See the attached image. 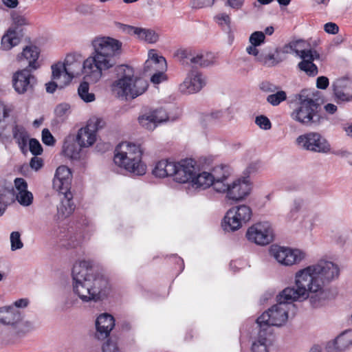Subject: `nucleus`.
<instances>
[{
    "mask_svg": "<svg viewBox=\"0 0 352 352\" xmlns=\"http://www.w3.org/2000/svg\"><path fill=\"white\" fill-rule=\"evenodd\" d=\"M148 58L145 61L142 72L135 74L134 69L127 65H121L116 67L118 79L113 82L116 88H148V76L157 70L166 69V59L155 53L154 50L148 52Z\"/></svg>",
    "mask_w": 352,
    "mask_h": 352,
    "instance_id": "nucleus-1",
    "label": "nucleus"
},
{
    "mask_svg": "<svg viewBox=\"0 0 352 352\" xmlns=\"http://www.w3.org/2000/svg\"><path fill=\"white\" fill-rule=\"evenodd\" d=\"M92 52L85 59L87 69L94 67V74L101 79L102 72L113 67L121 52L122 43L109 36H96L91 43Z\"/></svg>",
    "mask_w": 352,
    "mask_h": 352,
    "instance_id": "nucleus-2",
    "label": "nucleus"
},
{
    "mask_svg": "<svg viewBox=\"0 0 352 352\" xmlns=\"http://www.w3.org/2000/svg\"><path fill=\"white\" fill-rule=\"evenodd\" d=\"M323 94L316 90L309 94H295L290 100L292 119L304 126H318L324 118L321 114Z\"/></svg>",
    "mask_w": 352,
    "mask_h": 352,
    "instance_id": "nucleus-3",
    "label": "nucleus"
},
{
    "mask_svg": "<svg viewBox=\"0 0 352 352\" xmlns=\"http://www.w3.org/2000/svg\"><path fill=\"white\" fill-rule=\"evenodd\" d=\"M302 271L307 275V279L311 285L309 287L313 294L310 296V303L312 307H317L321 305L323 298V287L325 283L339 276L340 269L331 261L320 260L316 264L308 266Z\"/></svg>",
    "mask_w": 352,
    "mask_h": 352,
    "instance_id": "nucleus-4",
    "label": "nucleus"
},
{
    "mask_svg": "<svg viewBox=\"0 0 352 352\" xmlns=\"http://www.w3.org/2000/svg\"><path fill=\"white\" fill-rule=\"evenodd\" d=\"M142 155L140 145L123 142L116 146L113 161L116 165L135 175H144L146 165L142 160Z\"/></svg>",
    "mask_w": 352,
    "mask_h": 352,
    "instance_id": "nucleus-5",
    "label": "nucleus"
},
{
    "mask_svg": "<svg viewBox=\"0 0 352 352\" xmlns=\"http://www.w3.org/2000/svg\"><path fill=\"white\" fill-rule=\"evenodd\" d=\"M72 173L67 166L62 165L56 168L53 179V188L63 195L58 211L63 217L69 216L75 210L73 194L71 192Z\"/></svg>",
    "mask_w": 352,
    "mask_h": 352,
    "instance_id": "nucleus-6",
    "label": "nucleus"
},
{
    "mask_svg": "<svg viewBox=\"0 0 352 352\" xmlns=\"http://www.w3.org/2000/svg\"><path fill=\"white\" fill-rule=\"evenodd\" d=\"M89 270H91V262L89 261L76 263L72 269L74 292L85 302L94 300Z\"/></svg>",
    "mask_w": 352,
    "mask_h": 352,
    "instance_id": "nucleus-7",
    "label": "nucleus"
},
{
    "mask_svg": "<svg viewBox=\"0 0 352 352\" xmlns=\"http://www.w3.org/2000/svg\"><path fill=\"white\" fill-rule=\"evenodd\" d=\"M67 72L76 80L78 76L84 74L82 80L80 82L78 88H89V85L96 83L100 79L99 76L94 74L95 73L94 67L87 69L85 67V60L83 62L80 60V55L75 54H67L62 62Z\"/></svg>",
    "mask_w": 352,
    "mask_h": 352,
    "instance_id": "nucleus-8",
    "label": "nucleus"
},
{
    "mask_svg": "<svg viewBox=\"0 0 352 352\" xmlns=\"http://www.w3.org/2000/svg\"><path fill=\"white\" fill-rule=\"evenodd\" d=\"M307 275L305 274L302 270L298 271L296 274V286L294 287L285 288L278 296V303H284L287 308L288 304L300 300V298H309L313 294L309 287L311 285L307 279Z\"/></svg>",
    "mask_w": 352,
    "mask_h": 352,
    "instance_id": "nucleus-9",
    "label": "nucleus"
},
{
    "mask_svg": "<svg viewBox=\"0 0 352 352\" xmlns=\"http://www.w3.org/2000/svg\"><path fill=\"white\" fill-rule=\"evenodd\" d=\"M175 56L184 63L200 68L211 67L216 63V56L213 53L191 47L178 50Z\"/></svg>",
    "mask_w": 352,
    "mask_h": 352,
    "instance_id": "nucleus-10",
    "label": "nucleus"
},
{
    "mask_svg": "<svg viewBox=\"0 0 352 352\" xmlns=\"http://www.w3.org/2000/svg\"><path fill=\"white\" fill-rule=\"evenodd\" d=\"M252 216L250 207L240 205L230 208L223 219V226L228 231H235L246 224Z\"/></svg>",
    "mask_w": 352,
    "mask_h": 352,
    "instance_id": "nucleus-11",
    "label": "nucleus"
},
{
    "mask_svg": "<svg viewBox=\"0 0 352 352\" xmlns=\"http://www.w3.org/2000/svg\"><path fill=\"white\" fill-rule=\"evenodd\" d=\"M288 318V311L284 303H277L267 311L264 312L257 319L256 322L263 330L265 327L281 326Z\"/></svg>",
    "mask_w": 352,
    "mask_h": 352,
    "instance_id": "nucleus-12",
    "label": "nucleus"
},
{
    "mask_svg": "<svg viewBox=\"0 0 352 352\" xmlns=\"http://www.w3.org/2000/svg\"><path fill=\"white\" fill-rule=\"evenodd\" d=\"M15 200L22 206H28L32 204L33 195L28 190L15 193L13 188H10L0 184V217L7 206Z\"/></svg>",
    "mask_w": 352,
    "mask_h": 352,
    "instance_id": "nucleus-13",
    "label": "nucleus"
},
{
    "mask_svg": "<svg viewBox=\"0 0 352 352\" xmlns=\"http://www.w3.org/2000/svg\"><path fill=\"white\" fill-rule=\"evenodd\" d=\"M296 143L302 148L315 153H327L331 149L328 141L317 132H309L298 136Z\"/></svg>",
    "mask_w": 352,
    "mask_h": 352,
    "instance_id": "nucleus-14",
    "label": "nucleus"
},
{
    "mask_svg": "<svg viewBox=\"0 0 352 352\" xmlns=\"http://www.w3.org/2000/svg\"><path fill=\"white\" fill-rule=\"evenodd\" d=\"M103 120L97 117H92L87 122L84 127H81L76 135H74L77 143L81 147L87 148L92 146L96 141L97 131L102 127Z\"/></svg>",
    "mask_w": 352,
    "mask_h": 352,
    "instance_id": "nucleus-15",
    "label": "nucleus"
},
{
    "mask_svg": "<svg viewBox=\"0 0 352 352\" xmlns=\"http://www.w3.org/2000/svg\"><path fill=\"white\" fill-rule=\"evenodd\" d=\"M246 236L250 241L257 245H265L273 241L274 234L268 222H259L248 228Z\"/></svg>",
    "mask_w": 352,
    "mask_h": 352,
    "instance_id": "nucleus-16",
    "label": "nucleus"
},
{
    "mask_svg": "<svg viewBox=\"0 0 352 352\" xmlns=\"http://www.w3.org/2000/svg\"><path fill=\"white\" fill-rule=\"evenodd\" d=\"M270 252L278 263L285 265L298 263L305 257V254L299 250L278 245H272Z\"/></svg>",
    "mask_w": 352,
    "mask_h": 352,
    "instance_id": "nucleus-17",
    "label": "nucleus"
},
{
    "mask_svg": "<svg viewBox=\"0 0 352 352\" xmlns=\"http://www.w3.org/2000/svg\"><path fill=\"white\" fill-rule=\"evenodd\" d=\"M61 61L51 65V80L45 83V88H64L72 83L73 78L67 72Z\"/></svg>",
    "mask_w": 352,
    "mask_h": 352,
    "instance_id": "nucleus-18",
    "label": "nucleus"
},
{
    "mask_svg": "<svg viewBox=\"0 0 352 352\" xmlns=\"http://www.w3.org/2000/svg\"><path fill=\"white\" fill-rule=\"evenodd\" d=\"M197 170L196 162L192 159L182 160L175 162V170L173 173V179L176 182L185 184L190 183Z\"/></svg>",
    "mask_w": 352,
    "mask_h": 352,
    "instance_id": "nucleus-19",
    "label": "nucleus"
},
{
    "mask_svg": "<svg viewBox=\"0 0 352 352\" xmlns=\"http://www.w3.org/2000/svg\"><path fill=\"white\" fill-rule=\"evenodd\" d=\"M30 68L19 70L12 75V85L14 88H33L38 85L35 76L31 74Z\"/></svg>",
    "mask_w": 352,
    "mask_h": 352,
    "instance_id": "nucleus-20",
    "label": "nucleus"
},
{
    "mask_svg": "<svg viewBox=\"0 0 352 352\" xmlns=\"http://www.w3.org/2000/svg\"><path fill=\"white\" fill-rule=\"evenodd\" d=\"M115 326L113 317L109 314L100 315L96 321V337L98 340H104L107 338Z\"/></svg>",
    "mask_w": 352,
    "mask_h": 352,
    "instance_id": "nucleus-21",
    "label": "nucleus"
},
{
    "mask_svg": "<svg viewBox=\"0 0 352 352\" xmlns=\"http://www.w3.org/2000/svg\"><path fill=\"white\" fill-rule=\"evenodd\" d=\"M250 184L245 179H237L230 184L226 197L232 201L244 199L250 192Z\"/></svg>",
    "mask_w": 352,
    "mask_h": 352,
    "instance_id": "nucleus-22",
    "label": "nucleus"
},
{
    "mask_svg": "<svg viewBox=\"0 0 352 352\" xmlns=\"http://www.w3.org/2000/svg\"><path fill=\"white\" fill-rule=\"evenodd\" d=\"M22 320V313L13 306L0 307V323L15 326Z\"/></svg>",
    "mask_w": 352,
    "mask_h": 352,
    "instance_id": "nucleus-23",
    "label": "nucleus"
},
{
    "mask_svg": "<svg viewBox=\"0 0 352 352\" xmlns=\"http://www.w3.org/2000/svg\"><path fill=\"white\" fill-rule=\"evenodd\" d=\"M75 139L74 134H69L64 140L62 153L67 158L72 160H78L80 157L82 148Z\"/></svg>",
    "mask_w": 352,
    "mask_h": 352,
    "instance_id": "nucleus-24",
    "label": "nucleus"
},
{
    "mask_svg": "<svg viewBox=\"0 0 352 352\" xmlns=\"http://www.w3.org/2000/svg\"><path fill=\"white\" fill-rule=\"evenodd\" d=\"M208 85V78L202 72L190 70L182 82L184 88H204Z\"/></svg>",
    "mask_w": 352,
    "mask_h": 352,
    "instance_id": "nucleus-25",
    "label": "nucleus"
},
{
    "mask_svg": "<svg viewBox=\"0 0 352 352\" xmlns=\"http://www.w3.org/2000/svg\"><path fill=\"white\" fill-rule=\"evenodd\" d=\"M175 170V162L169 160H162L157 162L152 170V173L156 177L164 178L173 177Z\"/></svg>",
    "mask_w": 352,
    "mask_h": 352,
    "instance_id": "nucleus-26",
    "label": "nucleus"
},
{
    "mask_svg": "<svg viewBox=\"0 0 352 352\" xmlns=\"http://www.w3.org/2000/svg\"><path fill=\"white\" fill-rule=\"evenodd\" d=\"M39 56V52L36 46H27L23 52L17 56V59L21 61L23 59H25L28 61V68L30 69L36 70L39 67V64L37 63V60Z\"/></svg>",
    "mask_w": 352,
    "mask_h": 352,
    "instance_id": "nucleus-27",
    "label": "nucleus"
},
{
    "mask_svg": "<svg viewBox=\"0 0 352 352\" xmlns=\"http://www.w3.org/2000/svg\"><path fill=\"white\" fill-rule=\"evenodd\" d=\"M12 133L21 152L25 153L27 151V144L29 140L28 131L23 126L15 124L12 128Z\"/></svg>",
    "mask_w": 352,
    "mask_h": 352,
    "instance_id": "nucleus-28",
    "label": "nucleus"
},
{
    "mask_svg": "<svg viewBox=\"0 0 352 352\" xmlns=\"http://www.w3.org/2000/svg\"><path fill=\"white\" fill-rule=\"evenodd\" d=\"M129 32L136 35L138 38L149 43H154L159 38L158 34L151 29L130 26L129 27Z\"/></svg>",
    "mask_w": 352,
    "mask_h": 352,
    "instance_id": "nucleus-29",
    "label": "nucleus"
},
{
    "mask_svg": "<svg viewBox=\"0 0 352 352\" xmlns=\"http://www.w3.org/2000/svg\"><path fill=\"white\" fill-rule=\"evenodd\" d=\"M351 344L352 342L347 338L346 333H344L338 336L332 342H329L326 346V349L328 352H341Z\"/></svg>",
    "mask_w": 352,
    "mask_h": 352,
    "instance_id": "nucleus-30",
    "label": "nucleus"
},
{
    "mask_svg": "<svg viewBox=\"0 0 352 352\" xmlns=\"http://www.w3.org/2000/svg\"><path fill=\"white\" fill-rule=\"evenodd\" d=\"M21 38L18 32L13 28H10L2 36L1 47L3 50H10L20 43Z\"/></svg>",
    "mask_w": 352,
    "mask_h": 352,
    "instance_id": "nucleus-31",
    "label": "nucleus"
},
{
    "mask_svg": "<svg viewBox=\"0 0 352 352\" xmlns=\"http://www.w3.org/2000/svg\"><path fill=\"white\" fill-rule=\"evenodd\" d=\"M213 183L212 176L208 172H202L193 176L190 184L195 189H206L210 187Z\"/></svg>",
    "mask_w": 352,
    "mask_h": 352,
    "instance_id": "nucleus-32",
    "label": "nucleus"
},
{
    "mask_svg": "<svg viewBox=\"0 0 352 352\" xmlns=\"http://www.w3.org/2000/svg\"><path fill=\"white\" fill-rule=\"evenodd\" d=\"M89 276L91 280V292L94 297V301H97L100 298V293L102 288L106 285V280L102 276L94 275L93 274L92 265L91 264V270H89Z\"/></svg>",
    "mask_w": 352,
    "mask_h": 352,
    "instance_id": "nucleus-33",
    "label": "nucleus"
},
{
    "mask_svg": "<svg viewBox=\"0 0 352 352\" xmlns=\"http://www.w3.org/2000/svg\"><path fill=\"white\" fill-rule=\"evenodd\" d=\"M285 58L279 55V54L272 52H262L258 58V62L267 67H274L281 63Z\"/></svg>",
    "mask_w": 352,
    "mask_h": 352,
    "instance_id": "nucleus-34",
    "label": "nucleus"
},
{
    "mask_svg": "<svg viewBox=\"0 0 352 352\" xmlns=\"http://www.w3.org/2000/svg\"><path fill=\"white\" fill-rule=\"evenodd\" d=\"M113 94L122 100H129L143 94L146 89H112Z\"/></svg>",
    "mask_w": 352,
    "mask_h": 352,
    "instance_id": "nucleus-35",
    "label": "nucleus"
},
{
    "mask_svg": "<svg viewBox=\"0 0 352 352\" xmlns=\"http://www.w3.org/2000/svg\"><path fill=\"white\" fill-rule=\"evenodd\" d=\"M210 173L213 182L216 179H226L230 174V167L222 164L214 166Z\"/></svg>",
    "mask_w": 352,
    "mask_h": 352,
    "instance_id": "nucleus-36",
    "label": "nucleus"
},
{
    "mask_svg": "<svg viewBox=\"0 0 352 352\" xmlns=\"http://www.w3.org/2000/svg\"><path fill=\"white\" fill-rule=\"evenodd\" d=\"M70 105L67 103L58 104L54 110L56 118L58 122H64L70 114Z\"/></svg>",
    "mask_w": 352,
    "mask_h": 352,
    "instance_id": "nucleus-37",
    "label": "nucleus"
},
{
    "mask_svg": "<svg viewBox=\"0 0 352 352\" xmlns=\"http://www.w3.org/2000/svg\"><path fill=\"white\" fill-rule=\"evenodd\" d=\"M216 22L229 34L232 32L231 18L229 14L223 12L214 16Z\"/></svg>",
    "mask_w": 352,
    "mask_h": 352,
    "instance_id": "nucleus-38",
    "label": "nucleus"
},
{
    "mask_svg": "<svg viewBox=\"0 0 352 352\" xmlns=\"http://www.w3.org/2000/svg\"><path fill=\"white\" fill-rule=\"evenodd\" d=\"M325 96L323 95V104L321 107V114L324 117L322 123L328 120L327 115H334L338 111V107L332 103H327Z\"/></svg>",
    "mask_w": 352,
    "mask_h": 352,
    "instance_id": "nucleus-39",
    "label": "nucleus"
},
{
    "mask_svg": "<svg viewBox=\"0 0 352 352\" xmlns=\"http://www.w3.org/2000/svg\"><path fill=\"white\" fill-rule=\"evenodd\" d=\"M336 100L338 103L349 102L352 100V89H333Z\"/></svg>",
    "mask_w": 352,
    "mask_h": 352,
    "instance_id": "nucleus-40",
    "label": "nucleus"
},
{
    "mask_svg": "<svg viewBox=\"0 0 352 352\" xmlns=\"http://www.w3.org/2000/svg\"><path fill=\"white\" fill-rule=\"evenodd\" d=\"M139 123L144 128L153 131L157 126V124L153 118L151 113L147 115H142L138 118Z\"/></svg>",
    "mask_w": 352,
    "mask_h": 352,
    "instance_id": "nucleus-41",
    "label": "nucleus"
},
{
    "mask_svg": "<svg viewBox=\"0 0 352 352\" xmlns=\"http://www.w3.org/2000/svg\"><path fill=\"white\" fill-rule=\"evenodd\" d=\"M298 67L310 76H314L317 75L318 72L317 66L311 62L307 63V61H301L298 63Z\"/></svg>",
    "mask_w": 352,
    "mask_h": 352,
    "instance_id": "nucleus-42",
    "label": "nucleus"
},
{
    "mask_svg": "<svg viewBox=\"0 0 352 352\" xmlns=\"http://www.w3.org/2000/svg\"><path fill=\"white\" fill-rule=\"evenodd\" d=\"M166 69L157 70L156 72L149 76L151 82L153 85H157L168 80V76L165 73Z\"/></svg>",
    "mask_w": 352,
    "mask_h": 352,
    "instance_id": "nucleus-43",
    "label": "nucleus"
},
{
    "mask_svg": "<svg viewBox=\"0 0 352 352\" xmlns=\"http://www.w3.org/2000/svg\"><path fill=\"white\" fill-rule=\"evenodd\" d=\"M287 94L284 91H279L276 94L269 95L267 101L273 106L278 105L281 102L285 100Z\"/></svg>",
    "mask_w": 352,
    "mask_h": 352,
    "instance_id": "nucleus-44",
    "label": "nucleus"
},
{
    "mask_svg": "<svg viewBox=\"0 0 352 352\" xmlns=\"http://www.w3.org/2000/svg\"><path fill=\"white\" fill-rule=\"evenodd\" d=\"M298 56L302 59V61H307V63H313L315 59L320 58V54L316 50H307L306 47Z\"/></svg>",
    "mask_w": 352,
    "mask_h": 352,
    "instance_id": "nucleus-45",
    "label": "nucleus"
},
{
    "mask_svg": "<svg viewBox=\"0 0 352 352\" xmlns=\"http://www.w3.org/2000/svg\"><path fill=\"white\" fill-rule=\"evenodd\" d=\"M154 120L157 125L163 122H166L169 119V117L166 113V111L160 108L158 109H155L153 111L151 112Z\"/></svg>",
    "mask_w": 352,
    "mask_h": 352,
    "instance_id": "nucleus-46",
    "label": "nucleus"
},
{
    "mask_svg": "<svg viewBox=\"0 0 352 352\" xmlns=\"http://www.w3.org/2000/svg\"><path fill=\"white\" fill-rule=\"evenodd\" d=\"M352 88V77H342L336 79L332 83V88Z\"/></svg>",
    "mask_w": 352,
    "mask_h": 352,
    "instance_id": "nucleus-47",
    "label": "nucleus"
},
{
    "mask_svg": "<svg viewBox=\"0 0 352 352\" xmlns=\"http://www.w3.org/2000/svg\"><path fill=\"white\" fill-rule=\"evenodd\" d=\"M11 17L13 24L16 28L28 25L30 24L28 19L23 15H21L16 12L11 14Z\"/></svg>",
    "mask_w": 352,
    "mask_h": 352,
    "instance_id": "nucleus-48",
    "label": "nucleus"
},
{
    "mask_svg": "<svg viewBox=\"0 0 352 352\" xmlns=\"http://www.w3.org/2000/svg\"><path fill=\"white\" fill-rule=\"evenodd\" d=\"M11 250L12 251L21 249L23 243L21 240V234L19 232H12L10 234Z\"/></svg>",
    "mask_w": 352,
    "mask_h": 352,
    "instance_id": "nucleus-49",
    "label": "nucleus"
},
{
    "mask_svg": "<svg viewBox=\"0 0 352 352\" xmlns=\"http://www.w3.org/2000/svg\"><path fill=\"white\" fill-rule=\"evenodd\" d=\"M265 38V35L264 32H260V31H256V32H253L250 35V36L249 38V41L251 44H252L254 45L259 46L263 43H264Z\"/></svg>",
    "mask_w": 352,
    "mask_h": 352,
    "instance_id": "nucleus-50",
    "label": "nucleus"
},
{
    "mask_svg": "<svg viewBox=\"0 0 352 352\" xmlns=\"http://www.w3.org/2000/svg\"><path fill=\"white\" fill-rule=\"evenodd\" d=\"M28 141L29 149L32 154L35 156L41 155L43 153V148L40 142L34 138H31Z\"/></svg>",
    "mask_w": 352,
    "mask_h": 352,
    "instance_id": "nucleus-51",
    "label": "nucleus"
},
{
    "mask_svg": "<svg viewBox=\"0 0 352 352\" xmlns=\"http://www.w3.org/2000/svg\"><path fill=\"white\" fill-rule=\"evenodd\" d=\"M293 53L299 56L303 50L306 47L307 43L302 39L292 41L289 42Z\"/></svg>",
    "mask_w": 352,
    "mask_h": 352,
    "instance_id": "nucleus-52",
    "label": "nucleus"
},
{
    "mask_svg": "<svg viewBox=\"0 0 352 352\" xmlns=\"http://www.w3.org/2000/svg\"><path fill=\"white\" fill-rule=\"evenodd\" d=\"M255 123L262 129L269 130L272 128L270 119L265 116H258L255 119Z\"/></svg>",
    "mask_w": 352,
    "mask_h": 352,
    "instance_id": "nucleus-53",
    "label": "nucleus"
},
{
    "mask_svg": "<svg viewBox=\"0 0 352 352\" xmlns=\"http://www.w3.org/2000/svg\"><path fill=\"white\" fill-rule=\"evenodd\" d=\"M225 180L226 179L214 180L212 185L216 192H226V195H228V190H229L230 184H226Z\"/></svg>",
    "mask_w": 352,
    "mask_h": 352,
    "instance_id": "nucleus-54",
    "label": "nucleus"
},
{
    "mask_svg": "<svg viewBox=\"0 0 352 352\" xmlns=\"http://www.w3.org/2000/svg\"><path fill=\"white\" fill-rule=\"evenodd\" d=\"M42 141L47 146H54L56 140L48 129H43L42 131Z\"/></svg>",
    "mask_w": 352,
    "mask_h": 352,
    "instance_id": "nucleus-55",
    "label": "nucleus"
},
{
    "mask_svg": "<svg viewBox=\"0 0 352 352\" xmlns=\"http://www.w3.org/2000/svg\"><path fill=\"white\" fill-rule=\"evenodd\" d=\"M96 6L94 4H80L77 7V11L84 15L93 14L95 12Z\"/></svg>",
    "mask_w": 352,
    "mask_h": 352,
    "instance_id": "nucleus-56",
    "label": "nucleus"
},
{
    "mask_svg": "<svg viewBox=\"0 0 352 352\" xmlns=\"http://www.w3.org/2000/svg\"><path fill=\"white\" fill-rule=\"evenodd\" d=\"M261 331L259 333V339L257 341L254 342L252 346V352H262L261 349L263 346L267 348V338H261Z\"/></svg>",
    "mask_w": 352,
    "mask_h": 352,
    "instance_id": "nucleus-57",
    "label": "nucleus"
},
{
    "mask_svg": "<svg viewBox=\"0 0 352 352\" xmlns=\"http://www.w3.org/2000/svg\"><path fill=\"white\" fill-rule=\"evenodd\" d=\"M89 89H78L80 98L85 102H90L95 100V95L90 93Z\"/></svg>",
    "mask_w": 352,
    "mask_h": 352,
    "instance_id": "nucleus-58",
    "label": "nucleus"
},
{
    "mask_svg": "<svg viewBox=\"0 0 352 352\" xmlns=\"http://www.w3.org/2000/svg\"><path fill=\"white\" fill-rule=\"evenodd\" d=\"M215 0H192L191 4L193 8L199 9L204 7L213 6Z\"/></svg>",
    "mask_w": 352,
    "mask_h": 352,
    "instance_id": "nucleus-59",
    "label": "nucleus"
},
{
    "mask_svg": "<svg viewBox=\"0 0 352 352\" xmlns=\"http://www.w3.org/2000/svg\"><path fill=\"white\" fill-rule=\"evenodd\" d=\"M14 184L17 192H21L28 190V183L23 178H16L14 181Z\"/></svg>",
    "mask_w": 352,
    "mask_h": 352,
    "instance_id": "nucleus-60",
    "label": "nucleus"
},
{
    "mask_svg": "<svg viewBox=\"0 0 352 352\" xmlns=\"http://www.w3.org/2000/svg\"><path fill=\"white\" fill-rule=\"evenodd\" d=\"M102 351L103 352H118L119 349L117 345V343L113 342L110 340H108L103 345H102Z\"/></svg>",
    "mask_w": 352,
    "mask_h": 352,
    "instance_id": "nucleus-61",
    "label": "nucleus"
},
{
    "mask_svg": "<svg viewBox=\"0 0 352 352\" xmlns=\"http://www.w3.org/2000/svg\"><path fill=\"white\" fill-rule=\"evenodd\" d=\"M245 3V0H227L226 5L232 9L239 10H241Z\"/></svg>",
    "mask_w": 352,
    "mask_h": 352,
    "instance_id": "nucleus-62",
    "label": "nucleus"
},
{
    "mask_svg": "<svg viewBox=\"0 0 352 352\" xmlns=\"http://www.w3.org/2000/svg\"><path fill=\"white\" fill-rule=\"evenodd\" d=\"M324 30L328 34H336L339 31V27L335 23L329 22L324 24Z\"/></svg>",
    "mask_w": 352,
    "mask_h": 352,
    "instance_id": "nucleus-63",
    "label": "nucleus"
},
{
    "mask_svg": "<svg viewBox=\"0 0 352 352\" xmlns=\"http://www.w3.org/2000/svg\"><path fill=\"white\" fill-rule=\"evenodd\" d=\"M30 166L32 169L38 170L43 166V161L41 158L34 156L31 159Z\"/></svg>",
    "mask_w": 352,
    "mask_h": 352,
    "instance_id": "nucleus-64",
    "label": "nucleus"
}]
</instances>
